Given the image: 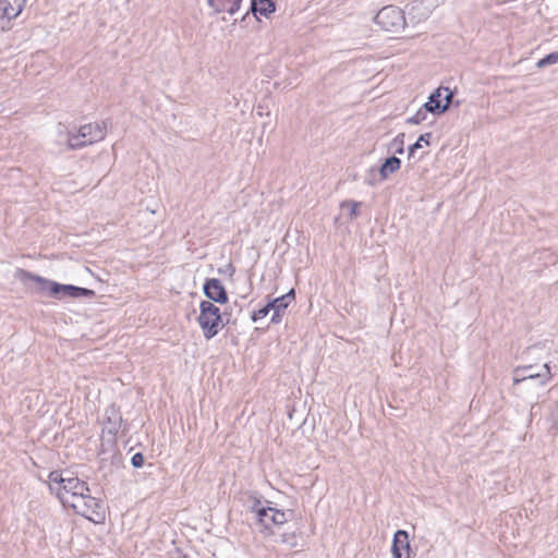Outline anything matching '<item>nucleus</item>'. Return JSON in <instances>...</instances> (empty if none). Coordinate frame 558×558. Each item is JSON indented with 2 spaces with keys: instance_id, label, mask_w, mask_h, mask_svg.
Listing matches in <instances>:
<instances>
[{
  "instance_id": "f257e3e1",
  "label": "nucleus",
  "mask_w": 558,
  "mask_h": 558,
  "mask_svg": "<svg viewBox=\"0 0 558 558\" xmlns=\"http://www.w3.org/2000/svg\"><path fill=\"white\" fill-rule=\"evenodd\" d=\"M48 482L63 506L73 509L77 514L94 523L105 522L106 509L98 499L90 496L86 482L78 477H63L59 471L50 472Z\"/></svg>"
},
{
  "instance_id": "f03ea898",
  "label": "nucleus",
  "mask_w": 558,
  "mask_h": 558,
  "mask_svg": "<svg viewBox=\"0 0 558 558\" xmlns=\"http://www.w3.org/2000/svg\"><path fill=\"white\" fill-rule=\"evenodd\" d=\"M19 277L23 281L34 282L36 286V292L40 294H48L57 300H61L63 298L75 299L83 295L93 294L92 290L72 284H61L23 269L19 270Z\"/></svg>"
},
{
  "instance_id": "7ed1b4c3",
  "label": "nucleus",
  "mask_w": 558,
  "mask_h": 558,
  "mask_svg": "<svg viewBox=\"0 0 558 558\" xmlns=\"http://www.w3.org/2000/svg\"><path fill=\"white\" fill-rule=\"evenodd\" d=\"M197 323L205 339L216 337L225 327L220 308L210 301H202Z\"/></svg>"
},
{
  "instance_id": "20e7f679",
  "label": "nucleus",
  "mask_w": 558,
  "mask_h": 558,
  "mask_svg": "<svg viewBox=\"0 0 558 558\" xmlns=\"http://www.w3.org/2000/svg\"><path fill=\"white\" fill-rule=\"evenodd\" d=\"M259 532L264 536H271L290 520V513L276 507H263L256 511Z\"/></svg>"
},
{
  "instance_id": "39448f33",
  "label": "nucleus",
  "mask_w": 558,
  "mask_h": 558,
  "mask_svg": "<svg viewBox=\"0 0 558 558\" xmlns=\"http://www.w3.org/2000/svg\"><path fill=\"white\" fill-rule=\"evenodd\" d=\"M376 24L385 32H398L405 25L403 11L397 7L383 8L375 17Z\"/></svg>"
},
{
  "instance_id": "423d86ee",
  "label": "nucleus",
  "mask_w": 558,
  "mask_h": 558,
  "mask_svg": "<svg viewBox=\"0 0 558 558\" xmlns=\"http://www.w3.org/2000/svg\"><path fill=\"white\" fill-rule=\"evenodd\" d=\"M106 135V126L100 123H88L80 128L78 134L72 136L69 144L72 148L101 141Z\"/></svg>"
},
{
  "instance_id": "0eeeda50",
  "label": "nucleus",
  "mask_w": 558,
  "mask_h": 558,
  "mask_svg": "<svg viewBox=\"0 0 558 558\" xmlns=\"http://www.w3.org/2000/svg\"><path fill=\"white\" fill-rule=\"evenodd\" d=\"M451 99V90L447 87H439L429 96L428 101L424 104L425 110L440 114L448 109Z\"/></svg>"
},
{
  "instance_id": "6e6552de",
  "label": "nucleus",
  "mask_w": 558,
  "mask_h": 558,
  "mask_svg": "<svg viewBox=\"0 0 558 558\" xmlns=\"http://www.w3.org/2000/svg\"><path fill=\"white\" fill-rule=\"evenodd\" d=\"M25 2L26 0H0V28L2 31L9 27L11 20L20 15Z\"/></svg>"
},
{
  "instance_id": "1a4fd4ad",
  "label": "nucleus",
  "mask_w": 558,
  "mask_h": 558,
  "mask_svg": "<svg viewBox=\"0 0 558 558\" xmlns=\"http://www.w3.org/2000/svg\"><path fill=\"white\" fill-rule=\"evenodd\" d=\"M204 293L210 301L218 304H227L229 301V296L223 284L216 278L207 279L205 281Z\"/></svg>"
},
{
  "instance_id": "9d476101",
  "label": "nucleus",
  "mask_w": 558,
  "mask_h": 558,
  "mask_svg": "<svg viewBox=\"0 0 558 558\" xmlns=\"http://www.w3.org/2000/svg\"><path fill=\"white\" fill-rule=\"evenodd\" d=\"M391 554L393 558H410V545L405 531H398L395 534Z\"/></svg>"
},
{
  "instance_id": "9b49d317",
  "label": "nucleus",
  "mask_w": 558,
  "mask_h": 558,
  "mask_svg": "<svg viewBox=\"0 0 558 558\" xmlns=\"http://www.w3.org/2000/svg\"><path fill=\"white\" fill-rule=\"evenodd\" d=\"M252 10L260 15H269L275 12L276 4L272 0H254L252 3Z\"/></svg>"
},
{
  "instance_id": "f8f14e48",
  "label": "nucleus",
  "mask_w": 558,
  "mask_h": 558,
  "mask_svg": "<svg viewBox=\"0 0 558 558\" xmlns=\"http://www.w3.org/2000/svg\"><path fill=\"white\" fill-rule=\"evenodd\" d=\"M401 167V160L397 157L388 158L380 167V175L386 179L389 174L398 171Z\"/></svg>"
},
{
  "instance_id": "ddd939ff",
  "label": "nucleus",
  "mask_w": 558,
  "mask_h": 558,
  "mask_svg": "<svg viewBox=\"0 0 558 558\" xmlns=\"http://www.w3.org/2000/svg\"><path fill=\"white\" fill-rule=\"evenodd\" d=\"M289 298H294V291L291 290L288 294L286 295H282L280 298H277L275 299L274 301L269 302L268 304L271 305V310H274L276 313H280L282 311H284L289 303H288V299Z\"/></svg>"
},
{
  "instance_id": "4468645a",
  "label": "nucleus",
  "mask_w": 558,
  "mask_h": 558,
  "mask_svg": "<svg viewBox=\"0 0 558 558\" xmlns=\"http://www.w3.org/2000/svg\"><path fill=\"white\" fill-rule=\"evenodd\" d=\"M270 311H271V305H269V304L265 305L264 307L253 312L252 320L257 322L259 319L265 318L269 314Z\"/></svg>"
},
{
  "instance_id": "2eb2a0df",
  "label": "nucleus",
  "mask_w": 558,
  "mask_h": 558,
  "mask_svg": "<svg viewBox=\"0 0 558 558\" xmlns=\"http://www.w3.org/2000/svg\"><path fill=\"white\" fill-rule=\"evenodd\" d=\"M430 136H432L430 133L422 134L418 137V140L415 142V144L411 146L410 151L412 153L414 149L423 147V144L429 145Z\"/></svg>"
},
{
  "instance_id": "dca6fc26",
  "label": "nucleus",
  "mask_w": 558,
  "mask_h": 558,
  "mask_svg": "<svg viewBox=\"0 0 558 558\" xmlns=\"http://www.w3.org/2000/svg\"><path fill=\"white\" fill-rule=\"evenodd\" d=\"M242 0H228V5L223 7L220 11L234 14L239 9Z\"/></svg>"
},
{
  "instance_id": "f3484780",
  "label": "nucleus",
  "mask_w": 558,
  "mask_h": 558,
  "mask_svg": "<svg viewBox=\"0 0 558 558\" xmlns=\"http://www.w3.org/2000/svg\"><path fill=\"white\" fill-rule=\"evenodd\" d=\"M426 112H429L428 110H425V107L417 110V112L410 118V122L413 124H420L426 119Z\"/></svg>"
},
{
  "instance_id": "a211bd4d",
  "label": "nucleus",
  "mask_w": 558,
  "mask_h": 558,
  "mask_svg": "<svg viewBox=\"0 0 558 558\" xmlns=\"http://www.w3.org/2000/svg\"><path fill=\"white\" fill-rule=\"evenodd\" d=\"M342 206L347 207L350 210V215L352 218L357 217L360 203L354 202V201H347L342 204Z\"/></svg>"
},
{
  "instance_id": "6ab92c4d",
  "label": "nucleus",
  "mask_w": 558,
  "mask_h": 558,
  "mask_svg": "<svg viewBox=\"0 0 558 558\" xmlns=\"http://www.w3.org/2000/svg\"><path fill=\"white\" fill-rule=\"evenodd\" d=\"M132 465L141 468L144 464V456L141 452L135 453L131 459Z\"/></svg>"
},
{
  "instance_id": "aec40b11",
  "label": "nucleus",
  "mask_w": 558,
  "mask_h": 558,
  "mask_svg": "<svg viewBox=\"0 0 558 558\" xmlns=\"http://www.w3.org/2000/svg\"><path fill=\"white\" fill-rule=\"evenodd\" d=\"M545 62L547 65L554 64L558 62V52H551L544 57Z\"/></svg>"
},
{
  "instance_id": "412c9836",
  "label": "nucleus",
  "mask_w": 558,
  "mask_h": 558,
  "mask_svg": "<svg viewBox=\"0 0 558 558\" xmlns=\"http://www.w3.org/2000/svg\"><path fill=\"white\" fill-rule=\"evenodd\" d=\"M218 271H219L220 274H226V275H228L230 278H232V277H233V275H234V271H235V270H234V267H233L231 264H228V265L226 266V269H219Z\"/></svg>"
},
{
  "instance_id": "4be33fe9",
  "label": "nucleus",
  "mask_w": 558,
  "mask_h": 558,
  "mask_svg": "<svg viewBox=\"0 0 558 558\" xmlns=\"http://www.w3.org/2000/svg\"><path fill=\"white\" fill-rule=\"evenodd\" d=\"M546 65H547V63L545 62L544 58L539 59V60L537 61V63H536V66H537L538 69H542V68H544V66H546Z\"/></svg>"
},
{
  "instance_id": "5701e85b",
  "label": "nucleus",
  "mask_w": 558,
  "mask_h": 558,
  "mask_svg": "<svg viewBox=\"0 0 558 558\" xmlns=\"http://www.w3.org/2000/svg\"><path fill=\"white\" fill-rule=\"evenodd\" d=\"M279 315H280V313H276V312H275V314H274V316H272L271 320H272V322H278V320H279Z\"/></svg>"
},
{
  "instance_id": "b1692460",
  "label": "nucleus",
  "mask_w": 558,
  "mask_h": 558,
  "mask_svg": "<svg viewBox=\"0 0 558 558\" xmlns=\"http://www.w3.org/2000/svg\"><path fill=\"white\" fill-rule=\"evenodd\" d=\"M544 367L546 368V374H547V377L549 378V367H548V365H547V364H545V366H544Z\"/></svg>"
},
{
  "instance_id": "393cba45",
  "label": "nucleus",
  "mask_w": 558,
  "mask_h": 558,
  "mask_svg": "<svg viewBox=\"0 0 558 558\" xmlns=\"http://www.w3.org/2000/svg\"><path fill=\"white\" fill-rule=\"evenodd\" d=\"M555 417H556V422H557V424H558V403H557V409H556Z\"/></svg>"
},
{
  "instance_id": "a878e982",
  "label": "nucleus",
  "mask_w": 558,
  "mask_h": 558,
  "mask_svg": "<svg viewBox=\"0 0 558 558\" xmlns=\"http://www.w3.org/2000/svg\"><path fill=\"white\" fill-rule=\"evenodd\" d=\"M527 377H529V378H534V377H536V375H534V374H529V375H527Z\"/></svg>"
},
{
  "instance_id": "bb28decb",
  "label": "nucleus",
  "mask_w": 558,
  "mask_h": 558,
  "mask_svg": "<svg viewBox=\"0 0 558 558\" xmlns=\"http://www.w3.org/2000/svg\"><path fill=\"white\" fill-rule=\"evenodd\" d=\"M282 541H283V542H287V535H283V536H282Z\"/></svg>"
}]
</instances>
